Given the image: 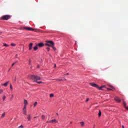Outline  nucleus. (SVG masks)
<instances>
[{
    "mask_svg": "<svg viewBox=\"0 0 128 128\" xmlns=\"http://www.w3.org/2000/svg\"><path fill=\"white\" fill-rule=\"evenodd\" d=\"M31 79L32 80H33L34 82H36L37 84H44L42 82L38 80H42V78L40 77L39 76H34V75H32L31 76Z\"/></svg>",
    "mask_w": 128,
    "mask_h": 128,
    "instance_id": "nucleus-1",
    "label": "nucleus"
},
{
    "mask_svg": "<svg viewBox=\"0 0 128 128\" xmlns=\"http://www.w3.org/2000/svg\"><path fill=\"white\" fill-rule=\"evenodd\" d=\"M90 84L92 86H93V88H99V90H102V88L106 87L105 86H103L100 88V86H98V85L94 83H90Z\"/></svg>",
    "mask_w": 128,
    "mask_h": 128,
    "instance_id": "nucleus-2",
    "label": "nucleus"
},
{
    "mask_svg": "<svg viewBox=\"0 0 128 128\" xmlns=\"http://www.w3.org/2000/svg\"><path fill=\"white\" fill-rule=\"evenodd\" d=\"M45 46L52 47V46H54V43L52 41H46V43L45 44Z\"/></svg>",
    "mask_w": 128,
    "mask_h": 128,
    "instance_id": "nucleus-3",
    "label": "nucleus"
},
{
    "mask_svg": "<svg viewBox=\"0 0 128 128\" xmlns=\"http://www.w3.org/2000/svg\"><path fill=\"white\" fill-rule=\"evenodd\" d=\"M20 30H34L35 29H34L30 27H26V26H24V27H22V28H20Z\"/></svg>",
    "mask_w": 128,
    "mask_h": 128,
    "instance_id": "nucleus-4",
    "label": "nucleus"
},
{
    "mask_svg": "<svg viewBox=\"0 0 128 128\" xmlns=\"http://www.w3.org/2000/svg\"><path fill=\"white\" fill-rule=\"evenodd\" d=\"M10 16L8 15H4L2 16V20H10Z\"/></svg>",
    "mask_w": 128,
    "mask_h": 128,
    "instance_id": "nucleus-5",
    "label": "nucleus"
},
{
    "mask_svg": "<svg viewBox=\"0 0 128 128\" xmlns=\"http://www.w3.org/2000/svg\"><path fill=\"white\" fill-rule=\"evenodd\" d=\"M32 46H34V44L32 43H30V44H29V46H28L29 50H32Z\"/></svg>",
    "mask_w": 128,
    "mask_h": 128,
    "instance_id": "nucleus-6",
    "label": "nucleus"
},
{
    "mask_svg": "<svg viewBox=\"0 0 128 128\" xmlns=\"http://www.w3.org/2000/svg\"><path fill=\"white\" fill-rule=\"evenodd\" d=\"M114 100L116 102H120V99L118 96L115 97Z\"/></svg>",
    "mask_w": 128,
    "mask_h": 128,
    "instance_id": "nucleus-7",
    "label": "nucleus"
},
{
    "mask_svg": "<svg viewBox=\"0 0 128 128\" xmlns=\"http://www.w3.org/2000/svg\"><path fill=\"white\" fill-rule=\"evenodd\" d=\"M28 104V102L26 100H24V108H26V106Z\"/></svg>",
    "mask_w": 128,
    "mask_h": 128,
    "instance_id": "nucleus-8",
    "label": "nucleus"
},
{
    "mask_svg": "<svg viewBox=\"0 0 128 128\" xmlns=\"http://www.w3.org/2000/svg\"><path fill=\"white\" fill-rule=\"evenodd\" d=\"M23 114L26 116V107H24L23 108Z\"/></svg>",
    "mask_w": 128,
    "mask_h": 128,
    "instance_id": "nucleus-9",
    "label": "nucleus"
},
{
    "mask_svg": "<svg viewBox=\"0 0 128 128\" xmlns=\"http://www.w3.org/2000/svg\"><path fill=\"white\" fill-rule=\"evenodd\" d=\"M37 46H39V48H42V46H44V43H39Z\"/></svg>",
    "mask_w": 128,
    "mask_h": 128,
    "instance_id": "nucleus-10",
    "label": "nucleus"
},
{
    "mask_svg": "<svg viewBox=\"0 0 128 128\" xmlns=\"http://www.w3.org/2000/svg\"><path fill=\"white\" fill-rule=\"evenodd\" d=\"M8 84H10V81H8L6 83L2 84V86H8Z\"/></svg>",
    "mask_w": 128,
    "mask_h": 128,
    "instance_id": "nucleus-11",
    "label": "nucleus"
},
{
    "mask_svg": "<svg viewBox=\"0 0 128 128\" xmlns=\"http://www.w3.org/2000/svg\"><path fill=\"white\" fill-rule=\"evenodd\" d=\"M56 80H57L58 82H62V80H66V79L64 78H64H58V79H56Z\"/></svg>",
    "mask_w": 128,
    "mask_h": 128,
    "instance_id": "nucleus-12",
    "label": "nucleus"
},
{
    "mask_svg": "<svg viewBox=\"0 0 128 128\" xmlns=\"http://www.w3.org/2000/svg\"><path fill=\"white\" fill-rule=\"evenodd\" d=\"M123 104L124 108H126V110H128V107H126V102L124 101Z\"/></svg>",
    "mask_w": 128,
    "mask_h": 128,
    "instance_id": "nucleus-13",
    "label": "nucleus"
},
{
    "mask_svg": "<svg viewBox=\"0 0 128 128\" xmlns=\"http://www.w3.org/2000/svg\"><path fill=\"white\" fill-rule=\"evenodd\" d=\"M52 122H55L56 124H58V120H56V119H54V120H52Z\"/></svg>",
    "mask_w": 128,
    "mask_h": 128,
    "instance_id": "nucleus-14",
    "label": "nucleus"
},
{
    "mask_svg": "<svg viewBox=\"0 0 128 128\" xmlns=\"http://www.w3.org/2000/svg\"><path fill=\"white\" fill-rule=\"evenodd\" d=\"M38 48V45H36V46H35L34 48V50H37Z\"/></svg>",
    "mask_w": 128,
    "mask_h": 128,
    "instance_id": "nucleus-15",
    "label": "nucleus"
},
{
    "mask_svg": "<svg viewBox=\"0 0 128 128\" xmlns=\"http://www.w3.org/2000/svg\"><path fill=\"white\" fill-rule=\"evenodd\" d=\"M27 118H28V120L30 122V119H31L30 115V114L28 115Z\"/></svg>",
    "mask_w": 128,
    "mask_h": 128,
    "instance_id": "nucleus-16",
    "label": "nucleus"
},
{
    "mask_svg": "<svg viewBox=\"0 0 128 128\" xmlns=\"http://www.w3.org/2000/svg\"><path fill=\"white\" fill-rule=\"evenodd\" d=\"M111 88H108V90H114V87L112 86Z\"/></svg>",
    "mask_w": 128,
    "mask_h": 128,
    "instance_id": "nucleus-17",
    "label": "nucleus"
},
{
    "mask_svg": "<svg viewBox=\"0 0 128 128\" xmlns=\"http://www.w3.org/2000/svg\"><path fill=\"white\" fill-rule=\"evenodd\" d=\"M80 124H81V126H84V122H80Z\"/></svg>",
    "mask_w": 128,
    "mask_h": 128,
    "instance_id": "nucleus-18",
    "label": "nucleus"
},
{
    "mask_svg": "<svg viewBox=\"0 0 128 128\" xmlns=\"http://www.w3.org/2000/svg\"><path fill=\"white\" fill-rule=\"evenodd\" d=\"M4 46H6V48H8V46H10V45L6 44V43H4Z\"/></svg>",
    "mask_w": 128,
    "mask_h": 128,
    "instance_id": "nucleus-19",
    "label": "nucleus"
},
{
    "mask_svg": "<svg viewBox=\"0 0 128 128\" xmlns=\"http://www.w3.org/2000/svg\"><path fill=\"white\" fill-rule=\"evenodd\" d=\"M4 116H6V113H5V112H4V113H3V114H2L1 118H4Z\"/></svg>",
    "mask_w": 128,
    "mask_h": 128,
    "instance_id": "nucleus-20",
    "label": "nucleus"
},
{
    "mask_svg": "<svg viewBox=\"0 0 128 128\" xmlns=\"http://www.w3.org/2000/svg\"><path fill=\"white\" fill-rule=\"evenodd\" d=\"M11 46H16V44L12 43V44H11Z\"/></svg>",
    "mask_w": 128,
    "mask_h": 128,
    "instance_id": "nucleus-21",
    "label": "nucleus"
},
{
    "mask_svg": "<svg viewBox=\"0 0 128 128\" xmlns=\"http://www.w3.org/2000/svg\"><path fill=\"white\" fill-rule=\"evenodd\" d=\"M10 89L11 90H12V84H10Z\"/></svg>",
    "mask_w": 128,
    "mask_h": 128,
    "instance_id": "nucleus-22",
    "label": "nucleus"
},
{
    "mask_svg": "<svg viewBox=\"0 0 128 128\" xmlns=\"http://www.w3.org/2000/svg\"><path fill=\"white\" fill-rule=\"evenodd\" d=\"M102 116V112L100 110L98 113V116Z\"/></svg>",
    "mask_w": 128,
    "mask_h": 128,
    "instance_id": "nucleus-23",
    "label": "nucleus"
},
{
    "mask_svg": "<svg viewBox=\"0 0 128 128\" xmlns=\"http://www.w3.org/2000/svg\"><path fill=\"white\" fill-rule=\"evenodd\" d=\"M51 48H52V49L54 50H56V48L54 46H52Z\"/></svg>",
    "mask_w": 128,
    "mask_h": 128,
    "instance_id": "nucleus-24",
    "label": "nucleus"
},
{
    "mask_svg": "<svg viewBox=\"0 0 128 128\" xmlns=\"http://www.w3.org/2000/svg\"><path fill=\"white\" fill-rule=\"evenodd\" d=\"M54 94H50V98H54Z\"/></svg>",
    "mask_w": 128,
    "mask_h": 128,
    "instance_id": "nucleus-25",
    "label": "nucleus"
},
{
    "mask_svg": "<svg viewBox=\"0 0 128 128\" xmlns=\"http://www.w3.org/2000/svg\"><path fill=\"white\" fill-rule=\"evenodd\" d=\"M38 105V102H35V103L34 104V106L36 107V106Z\"/></svg>",
    "mask_w": 128,
    "mask_h": 128,
    "instance_id": "nucleus-26",
    "label": "nucleus"
},
{
    "mask_svg": "<svg viewBox=\"0 0 128 128\" xmlns=\"http://www.w3.org/2000/svg\"><path fill=\"white\" fill-rule=\"evenodd\" d=\"M42 120H44V118H46V116H44V115H42Z\"/></svg>",
    "mask_w": 128,
    "mask_h": 128,
    "instance_id": "nucleus-27",
    "label": "nucleus"
},
{
    "mask_svg": "<svg viewBox=\"0 0 128 128\" xmlns=\"http://www.w3.org/2000/svg\"><path fill=\"white\" fill-rule=\"evenodd\" d=\"M2 92H4V90L0 89V94H2Z\"/></svg>",
    "mask_w": 128,
    "mask_h": 128,
    "instance_id": "nucleus-28",
    "label": "nucleus"
},
{
    "mask_svg": "<svg viewBox=\"0 0 128 128\" xmlns=\"http://www.w3.org/2000/svg\"><path fill=\"white\" fill-rule=\"evenodd\" d=\"M90 100V98H87L86 100V102H88Z\"/></svg>",
    "mask_w": 128,
    "mask_h": 128,
    "instance_id": "nucleus-29",
    "label": "nucleus"
},
{
    "mask_svg": "<svg viewBox=\"0 0 128 128\" xmlns=\"http://www.w3.org/2000/svg\"><path fill=\"white\" fill-rule=\"evenodd\" d=\"M24 128V126L22 125H21L20 126H18V128Z\"/></svg>",
    "mask_w": 128,
    "mask_h": 128,
    "instance_id": "nucleus-30",
    "label": "nucleus"
},
{
    "mask_svg": "<svg viewBox=\"0 0 128 128\" xmlns=\"http://www.w3.org/2000/svg\"><path fill=\"white\" fill-rule=\"evenodd\" d=\"M47 50L48 52H50V48H47Z\"/></svg>",
    "mask_w": 128,
    "mask_h": 128,
    "instance_id": "nucleus-31",
    "label": "nucleus"
},
{
    "mask_svg": "<svg viewBox=\"0 0 128 128\" xmlns=\"http://www.w3.org/2000/svg\"><path fill=\"white\" fill-rule=\"evenodd\" d=\"M3 100H6V96H4Z\"/></svg>",
    "mask_w": 128,
    "mask_h": 128,
    "instance_id": "nucleus-32",
    "label": "nucleus"
},
{
    "mask_svg": "<svg viewBox=\"0 0 128 128\" xmlns=\"http://www.w3.org/2000/svg\"><path fill=\"white\" fill-rule=\"evenodd\" d=\"M49 122L50 123V124H52V120H50V121H49Z\"/></svg>",
    "mask_w": 128,
    "mask_h": 128,
    "instance_id": "nucleus-33",
    "label": "nucleus"
},
{
    "mask_svg": "<svg viewBox=\"0 0 128 128\" xmlns=\"http://www.w3.org/2000/svg\"><path fill=\"white\" fill-rule=\"evenodd\" d=\"M14 64H16V63H14H14L12 64V66H14Z\"/></svg>",
    "mask_w": 128,
    "mask_h": 128,
    "instance_id": "nucleus-34",
    "label": "nucleus"
},
{
    "mask_svg": "<svg viewBox=\"0 0 128 128\" xmlns=\"http://www.w3.org/2000/svg\"><path fill=\"white\" fill-rule=\"evenodd\" d=\"M14 64H18V61H16L15 62H14Z\"/></svg>",
    "mask_w": 128,
    "mask_h": 128,
    "instance_id": "nucleus-35",
    "label": "nucleus"
},
{
    "mask_svg": "<svg viewBox=\"0 0 128 128\" xmlns=\"http://www.w3.org/2000/svg\"><path fill=\"white\" fill-rule=\"evenodd\" d=\"M54 68H56V64H54Z\"/></svg>",
    "mask_w": 128,
    "mask_h": 128,
    "instance_id": "nucleus-36",
    "label": "nucleus"
},
{
    "mask_svg": "<svg viewBox=\"0 0 128 128\" xmlns=\"http://www.w3.org/2000/svg\"><path fill=\"white\" fill-rule=\"evenodd\" d=\"M12 98H14V95L12 96Z\"/></svg>",
    "mask_w": 128,
    "mask_h": 128,
    "instance_id": "nucleus-37",
    "label": "nucleus"
},
{
    "mask_svg": "<svg viewBox=\"0 0 128 128\" xmlns=\"http://www.w3.org/2000/svg\"><path fill=\"white\" fill-rule=\"evenodd\" d=\"M122 128H124V125L122 126Z\"/></svg>",
    "mask_w": 128,
    "mask_h": 128,
    "instance_id": "nucleus-38",
    "label": "nucleus"
},
{
    "mask_svg": "<svg viewBox=\"0 0 128 128\" xmlns=\"http://www.w3.org/2000/svg\"><path fill=\"white\" fill-rule=\"evenodd\" d=\"M29 64H30V60Z\"/></svg>",
    "mask_w": 128,
    "mask_h": 128,
    "instance_id": "nucleus-39",
    "label": "nucleus"
},
{
    "mask_svg": "<svg viewBox=\"0 0 128 128\" xmlns=\"http://www.w3.org/2000/svg\"><path fill=\"white\" fill-rule=\"evenodd\" d=\"M47 124H48V122H50V121H47Z\"/></svg>",
    "mask_w": 128,
    "mask_h": 128,
    "instance_id": "nucleus-40",
    "label": "nucleus"
},
{
    "mask_svg": "<svg viewBox=\"0 0 128 128\" xmlns=\"http://www.w3.org/2000/svg\"><path fill=\"white\" fill-rule=\"evenodd\" d=\"M66 76H68V73H67Z\"/></svg>",
    "mask_w": 128,
    "mask_h": 128,
    "instance_id": "nucleus-41",
    "label": "nucleus"
},
{
    "mask_svg": "<svg viewBox=\"0 0 128 128\" xmlns=\"http://www.w3.org/2000/svg\"><path fill=\"white\" fill-rule=\"evenodd\" d=\"M15 82L16 80V78H15Z\"/></svg>",
    "mask_w": 128,
    "mask_h": 128,
    "instance_id": "nucleus-42",
    "label": "nucleus"
},
{
    "mask_svg": "<svg viewBox=\"0 0 128 128\" xmlns=\"http://www.w3.org/2000/svg\"><path fill=\"white\" fill-rule=\"evenodd\" d=\"M56 116H58V113H56Z\"/></svg>",
    "mask_w": 128,
    "mask_h": 128,
    "instance_id": "nucleus-43",
    "label": "nucleus"
},
{
    "mask_svg": "<svg viewBox=\"0 0 128 128\" xmlns=\"http://www.w3.org/2000/svg\"><path fill=\"white\" fill-rule=\"evenodd\" d=\"M122 102H123V103H124V100H122Z\"/></svg>",
    "mask_w": 128,
    "mask_h": 128,
    "instance_id": "nucleus-44",
    "label": "nucleus"
},
{
    "mask_svg": "<svg viewBox=\"0 0 128 128\" xmlns=\"http://www.w3.org/2000/svg\"><path fill=\"white\" fill-rule=\"evenodd\" d=\"M10 69H9L8 71L10 72Z\"/></svg>",
    "mask_w": 128,
    "mask_h": 128,
    "instance_id": "nucleus-45",
    "label": "nucleus"
},
{
    "mask_svg": "<svg viewBox=\"0 0 128 128\" xmlns=\"http://www.w3.org/2000/svg\"><path fill=\"white\" fill-rule=\"evenodd\" d=\"M38 68H40V66H38Z\"/></svg>",
    "mask_w": 128,
    "mask_h": 128,
    "instance_id": "nucleus-46",
    "label": "nucleus"
},
{
    "mask_svg": "<svg viewBox=\"0 0 128 128\" xmlns=\"http://www.w3.org/2000/svg\"><path fill=\"white\" fill-rule=\"evenodd\" d=\"M0 34H2V32H0Z\"/></svg>",
    "mask_w": 128,
    "mask_h": 128,
    "instance_id": "nucleus-47",
    "label": "nucleus"
},
{
    "mask_svg": "<svg viewBox=\"0 0 128 128\" xmlns=\"http://www.w3.org/2000/svg\"><path fill=\"white\" fill-rule=\"evenodd\" d=\"M70 124H72V122H70Z\"/></svg>",
    "mask_w": 128,
    "mask_h": 128,
    "instance_id": "nucleus-48",
    "label": "nucleus"
}]
</instances>
